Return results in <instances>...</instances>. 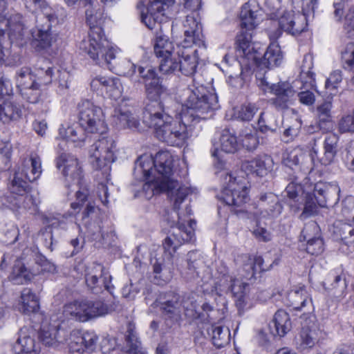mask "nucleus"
Wrapping results in <instances>:
<instances>
[{"label":"nucleus","mask_w":354,"mask_h":354,"mask_svg":"<svg viewBox=\"0 0 354 354\" xmlns=\"http://www.w3.org/2000/svg\"><path fill=\"white\" fill-rule=\"evenodd\" d=\"M187 108L180 116V121L174 120L168 106L159 104L158 109L147 104L143 113V122L155 129L156 138L170 145H180L187 137L188 129L205 120L208 114L218 107V97L212 86L192 85L180 95Z\"/></svg>","instance_id":"1"},{"label":"nucleus","mask_w":354,"mask_h":354,"mask_svg":"<svg viewBox=\"0 0 354 354\" xmlns=\"http://www.w3.org/2000/svg\"><path fill=\"white\" fill-rule=\"evenodd\" d=\"M174 159L167 151H160L154 158L142 156L135 162L133 176L139 181L147 180L142 186L145 196L149 199L154 194L166 192L175 211L191 193L186 186H181L171 178Z\"/></svg>","instance_id":"2"},{"label":"nucleus","mask_w":354,"mask_h":354,"mask_svg":"<svg viewBox=\"0 0 354 354\" xmlns=\"http://www.w3.org/2000/svg\"><path fill=\"white\" fill-rule=\"evenodd\" d=\"M239 17L242 30L236 36V56L240 58L237 63L240 71L229 75L228 82L232 86H241L243 84V79L241 77L242 66L270 69L281 65L283 59V53L277 43H271L261 57V53L252 42V34L250 31L254 28L258 20L257 10H253L250 2L242 6Z\"/></svg>","instance_id":"3"},{"label":"nucleus","mask_w":354,"mask_h":354,"mask_svg":"<svg viewBox=\"0 0 354 354\" xmlns=\"http://www.w3.org/2000/svg\"><path fill=\"white\" fill-rule=\"evenodd\" d=\"M221 176L224 177V183L227 186L224 187L218 198L226 205L232 207V211L239 218L255 221L259 216L274 217L279 215L282 211V206L275 194L272 192L261 194L259 196V210L252 211V207H243L248 200V193L245 184L241 180H237L232 174L226 172H221Z\"/></svg>","instance_id":"4"},{"label":"nucleus","mask_w":354,"mask_h":354,"mask_svg":"<svg viewBox=\"0 0 354 354\" xmlns=\"http://www.w3.org/2000/svg\"><path fill=\"white\" fill-rule=\"evenodd\" d=\"M93 0H65L68 6L76 3L83 6H89L86 10V22L90 31L88 39L83 40L80 45L82 52L87 54L97 64L112 70L115 59V50L106 39L102 25L104 23L102 14L92 6Z\"/></svg>","instance_id":"5"},{"label":"nucleus","mask_w":354,"mask_h":354,"mask_svg":"<svg viewBox=\"0 0 354 354\" xmlns=\"http://www.w3.org/2000/svg\"><path fill=\"white\" fill-rule=\"evenodd\" d=\"M12 0H0V64L11 55L12 44L21 45L28 38L27 21L19 13L4 15Z\"/></svg>","instance_id":"6"},{"label":"nucleus","mask_w":354,"mask_h":354,"mask_svg":"<svg viewBox=\"0 0 354 354\" xmlns=\"http://www.w3.org/2000/svg\"><path fill=\"white\" fill-rule=\"evenodd\" d=\"M115 308V303L108 304L101 300L82 299L66 304L63 314L66 318L84 322L111 313Z\"/></svg>","instance_id":"7"},{"label":"nucleus","mask_w":354,"mask_h":354,"mask_svg":"<svg viewBox=\"0 0 354 354\" xmlns=\"http://www.w3.org/2000/svg\"><path fill=\"white\" fill-rule=\"evenodd\" d=\"M57 167L64 177L66 187L70 189L74 187L77 200L84 202L88 197V190L81 189L83 180L82 170L77 159L71 154H62L57 160Z\"/></svg>","instance_id":"8"},{"label":"nucleus","mask_w":354,"mask_h":354,"mask_svg":"<svg viewBox=\"0 0 354 354\" xmlns=\"http://www.w3.org/2000/svg\"><path fill=\"white\" fill-rule=\"evenodd\" d=\"M78 118L80 127L87 133L103 135L108 130L102 109L89 100L78 104Z\"/></svg>","instance_id":"9"},{"label":"nucleus","mask_w":354,"mask_h":354,"mask_svg":"<svg viewBox=\"0 0 354 354\" xmlns=\"http://www.w3.org/2000/svg\"><path fill=\"white\" fill-rule=\"evenodd\" d=\"M115 143L113 138L103 136L89 149L91 164L95 169H102L115 161Z\"/></svg>","instance_id":"10"},{"label":"nucleus","mask_w":354,"mask_h":354,"mask_svg":"<svg viewBox=\"0 0 354 354\" xmlns=\"http://www.w3.org/2000/svg\"><path fill=\"white\" fill-rule=\"evenodd\" d=\"M301 328L295 339L297 347L301 350L313 348L318 342L320 330L314 315L304 313L300 317Z\"/></svg>","instance_id":"11"},{"label":"nucleus","mask_w":354,"mask_h":354,"mask_svg":"<svg viewBox=\"0 0 354 354\" xmlns=\"http://www.w3.org/2000/svg\"><path fill=\"white\" fill-rule=\"evenodd\" d=\"M44 17L46 22L31 32V44L38 52L49 48L57 39V34L52 30V24L57 21L56 16L46 12L44 13Z\"/></svg>","instance_id":"12"},{"label":"nucleus","mask_w":354,"mask_h":354,"mask_svg":"<svg viewBox=\"0 0 354 354\" xmlns=\"http://www.w3.org/2000/svg\"><path fill=\"white\" fill-rule=\"evenodd\" d=\"M195 224V222L190 220L187 225L179 221L176 226L171 225L172 232L163 242L165 251L170 255L169 259L180 245L192 241L194 236L193 225Z\"/></svg>","instance_id":"13"},{"label":"nucleus","mask_w":354,"mask_h":354,"mask_svg":"<svg viewBox=\"0 0 354 354\" xmlns=\"http://www.w3.org/2000/svg\"><path fill=\"white\" fill-rule=\"evenodd\" d=\"M87 287L95 294L105 289L110 292L111 276L100 263H92L86 266L84 274Z\"/></svg>","instance_id":"14"},{"label":"nucleus","mask_w":354,"mask_h":354,"mask_svg":"<svg viewBox=\"0 0 354 354\" xmlns=\"http://www.w3.org/2000/svg\"><path fill=\"white\" fill-rule=\"evenodd\" d=\"M181 296L173 291L161 293L153 303L167 319L178 322L181 319Z\"/></svg>","instance_id":"15"},{"label":"nucleus","mask_w":354,"mask_h":354,"mask_svg":"<svg viewBox=\"0 0 354 354\" xmlns=\"http://www.w3.org/2000/svg\"><path fill=\"white\" fill-rule=\"evenodd\" d=\"M185 38L183 44L191 46L194 44L199 48H205L202 25L198 15L192 12L187 15L183 22Z\"/></svg>","instance_id":"16"},{"label":"nucleus","mask_w":354,"mask_h":354,"mask_svg":"<svg viewBox=\"0 0 354 354\" xmlns=\"http://www.w3.org/2000/svg\"><path fill=\"white\" fill-rule=\"evenodd\" d=\"M248 286L247 283L243 282L238 279L232 278L230 282H228L219 290L221 292H230L233 295L239 315H241L252 306L249 298H247Z\"/></svg>","instance_id":"17"},{"label":"nucleus","mask_w":354,"mask_h":354,"mask_svg":"<svg viewBox=\"0 0 354 354\" xmlns=\"http://www.w3.org/2000/svg\"><path fill=\"white\" fill-rule=\"evenodd\" d=\"M307 20L305 15L289 10L285 11L280 17L278 25L281 30L288 34L298 35L305 30Z\"/></svg>","instance_id":"18"},{"label":"nucleus","mask_w":354,"mask_h":354,"mask_svg":"<svg viewBox=\"0 0 354 354\" xmlns=\"http://www.w3.org/2000/svg\"><path fill=\"white\" fill-rule=\"evenodd\" d=\"M313 193L320 207H325L328 203H336L339 200L340 188L336 183L319 181L315 184Z\"/></svg>","instance_id":"19"},{"label":"nucleus","mask_w":354,"mask_h":354,"mask_svg":"<svg viewBox=\"0 0 354 354\" xmlns=\"http://www.w3.org/2000/svg\"><path fill=\"white\" fill-rule=\"evenodd\" d=\"M90 85L94 91L105 92L115 99L121 95L122 91V83L118 77L97 75L91 80Z\"/></svg>","instance_id":"20"},{"label":"nucleus","mask_w":354,"mask_h":354,"mask_svg":"<svg viewBox=\"0 0 354 354\" xmlns=\"http://www.w3.org/2000/svg\"><path fill=\"white\" fill-rule=\"evenodd\" d=\"M185 44L178 46V71L187 76L193 75L198 65V50H192Z\"/></svg>","instance_id":"21"},{"label":"nucleus","mask_w":354,"mask_h":354,"mask_svg":"<svg viewBox=\"0 0 354 354\" xmlns=\"http://www.w3.org/2000/svg\"><path fill=\"white\" fill-rule=\"evenodd\" d=\"M272 158L267 155L245 161L241 165V169L246 174H254L257 176L264 177L270 173L273 169Z\"/></svg>","instance_id":"22"},{"label":"nucleus","mask_w":354,"mask_h":354,"mask_svg":"<svg viewBox=\"0 0 354 354\" xmlns=\"http://www.w3.org/2000/svg\"><path fill=\"white\" fill-rule=\"evenodd\" d=\"M338 140V136L335 133L327 134L324 142V151L319 155L317 149L315 148L316 139L314 138L312 140L313 142L312 151L322 165H328L334 161L337 152Z\"/></svg>","instance_id":"23"},{"label":"nucleus","mask_w":354,"mask_h":354,"mask_svg":"<svg viewBox=\"0 0 354 354\" xmlns=\"http://www.w3.org/2000/svg\"><path fill=\"white\" fill-rule=\"evenodd\" d=\"M18 171L29 182L37 180L42 172L41 160L39 156L35 152H31L27 158L23 160Z\"/></svg>","instance_id":"24"},{"label":"nucleus","mask_w":354,"mask_h":354,"mask_svg":"<svg viewBox=\"0 0 354 354\" xmlns=\"http://www.w3.org/2000/svg\"><path fill=\"white\" fill-rule=\"evenodd\" d=\"M207 270V268L200 255L196 252H189L187 254V270L185 273L187 279H201L202 281L207 282L210 278L209 273L201 276V271Z\"/></svg>","instance_id":"25"},{"label":"nucleus","mask_w":354,"mask_h":354,"mask_svg":"<svg viewBox=\"0 0 354 354\" xmlns=\"http://www.w3.org/2000/svg\"><path fill=\"white\" fill-rule=\"evenodd\" d=\"M274 98L271 100L272 104L278 110L287 109L291 104V99L295 94V91L288 82H279V85L274 86Z\"/></svg>","instance_id":"26"},{"label":"nucleus","mask_w":354,"mask_h":354,"mask_svg":"<svg viewBox=\"0 0 354 354\" xmlns=\"http://www.w3.org/2000/svg\"><path fill=\"white\" fill-rule=\"evenodd\" d=\"M269 328L274 336L279 337L285 336L292 328L289 315L285 310H277L269 324Z\"/></svg>","instance_id":"27"},{"label":"nucleus","mask_w":354,"mask_h":354,"mask_svg":"<svg viewBox=\"0 0 354 354\" xmlns=\"http://www.w3.org/2000/svg\"><path fill=\"white\" fill-rule=\"evenodd\" d=\"M15 354H39V346L36 344L35 340L30 335L21 330L19 337L14 345Z\"/></svg>","instance_id":"28"},{"label":"nucleus","mask_w":354,"mask_h":354,"mask_svg":"<svg viewBox=\"0 0 354 354\" xmlns=\"http://www.w3.org/2000/svg\"><path fill=\"white\" fill-rule=\"evenodd\" d=\"M290 306L295 310H301L304 308H312L311 299L308 297V292L304 287L296 288L291 290L287 296Z\"/></svg>","instance_id":"29"},{"label":"nucleus","mask_w":354,"mask_h":354,"mask_svg":"<svg viewBox=\"0 0 354 354\" xmlns=\"http://www.w3.org/2000/svg\"><path fill=\"white\" fill-rule=\"evenodd\" d=\"M21 115V110L18 104L10 98H6L0 104V120L8 122L16 120Z\"/></svg>","instance_id":"30"},{"label":"nucleus","mask_w":354,"mask_h":354,"mask_svg":"<svg viewBox=\"0 0 354 354\" xmlns=\"http://www.w3.org/2000/svg\"><path fill=\"white\" fill-rule=\"evenodd\" d=\"M39 337L41 342L47 346H55L64 339L59 335V327L54 325H44Z\"/></svg>","instance_id":"31"},{"label":"nucleus","mask_w":354,"mask_h":354,"mask_svg":"<svg viewBox=\"0 0 354 354\" xmlns=\"http://www.w3.org/2000/svg\"><path fill=\"white\" fill-rule=\"evenodd\" d=\"M39 299L29 288H24L21 295L20 310L26 315L35 313L39 310Z\"/></svg>","instance_id":"32"},{"label":"nucleus","mask_w":354,"mask_h":354,"mask_svg":"<svg viewBox=\"0 0 354 354\" xmlns=\"http://www.w3.org/2000/svg\"><path fill=\"white\" fill-rule=\"evenodd\" d=\"M332 101L330 99L324 101L317 105L315 109V115L317 124L321 129H328V124L331 122Z\"/></svg>","instance_id":"33"},{"label":"nucleus","mask_w":354,"mask_h":354,"mask_svg":"<svg viewBox=\"0 0 354 354\" xmlns=\"http://www.w3.org/2000/svg\"><path fill=\"white\" fill-rule=\"evenodd\" d=\"M114 122L121 129H136L139 126L138 120L129 111L115 110Z\"/></svg>","instance_id":"34"},{"label":"nucleus","mask_w":354,"mask_h":354,"mask_svg":"<svg viewBox=\"0 0 354 354\" xmlns=\"http://www.w3.org/2000/svg\"><path fill=\"white\" fill-rule=\"evenodd\" d=\"M34 275L35 273L30 269L27 268L21 261H17L13 266L9 279L14 283L23 284L30 281Z\"/></svg>","instance_id":"35"},{"label":"nucleus","mask_w":354,"mask_h":354,"mask_svg":"<svg viewBox=\"0 0 354 354\" xmlns=\"http://www.w3.org/2000/svg\"><path fill=\"white\" fill-rule=\"evenodd\" d=\"M212 343L218 348L227 345L230 339V332L228 328L212 324L209 330Z\"/></svg>","instance_id":"36"},{"label":"nucleus","mask_w":354,"mask_h":354,"mask_svg":"<svg viewBox=\"0 0 354 354\" xmlns=\"http://www.w3.org/2000/svg\"><path fill=\"white\" fill-rule=\"evenodd\" d=\"M138 72L140 77L139 82L144 84L145 88L162 83V80L156 69L151 66H140L138 67Z\"/></svg>","instance_id":"37"},{"label":"nucleus","mask_w":354,"mask_h":354,"mask_svg":"<svg viewBox=\"0 0 354 354\" xmlns=\"http://www.w3.org/2000/svg\"><path fill=\"white\" fill-rule=\"evenodd\" d=\"M84 225L86 228L88 235L90 236L93 240L102 243L106 241L108 233L104 232L101 220L85 221Z\"/></svg>","instance_id":"38"},{"label":"nucleus","mask_w":354,"mask_h":354,"mask_svg":"<svg viewBox=\"0 0 354 354\" xmlns=\"http://www.w3.org/2000/svg\"><path fill=\"white\" fill-rule=\"evenodd\" d=\"M239 140L243 147L248 151L257 149L259 143L257 133L252 127H246L241 131Z\"/></svg>","instance_id":"39"},{"label":"nucleus","mask_w":354,"mask_h":354,"mask_svg":"<svg viewBox=\"0 0 354 354\" xmlns=\"http://www.w3.org/2000/svg\"><path fill=\"white\" fill-rule=\"evenodd\" d=\"M97 336L92 333H85L83 335L77 337V344H80V348H75V343L71 345V351L82 353L84 349L93 351L97 342Z\"/></svg>","instance_id":"40"},{"label":"nucleus","mask_w":354,"mask_h":354,"mask_svg":"<svg viewBox=\"0 0 354 354\" xmlns=\"http://www.w3.org/2000/svg\"><path fill=\"white\" fill-rule=\"evenodd\" d=\"M174 50L172 42L164 35H157L154 44V53L158 57L171 55Z\"/></svg>","instance_id":"41"},{"label":"nucleus","mask_w":354,"mask_h":354,"mask_svg":"<svg viewBox=\"0 0 354 354\" xmlns=\"http://www.w3.org/2000/svg\"><path fill=\"white\" fill-rule=\"evenodd\" d=\"M220 145L222 151L226 153H234L238 147L237 138L234 133L228 129L223 130L220 138Z\"/></svg>","instance_id":"42"},{"label":"nucleus","mask_w":354,"mask_h":354,"mask_svg":"<svg viewBox=\"0 0 354 354\" xmlns=\"http://www.w3.org/2000/svg\"><path fill=\"white\" fill-rule=\"evenodd\" d=\"M181 301L183 304L181 305V312L183 310L184 314L187 317L191 319H196L201 317H205L203 313L201 315V313H198V305L196 300L194 298L189 296L181 297Z\"/></svg>","instance_id":"43"},{"label":"nucleus","mask_w":354,"mask_h":354,"mask_svg":"<svg viewBox=\"0 0 354 354\" xmlns=\"http://www.w3.org/2000/svg\"><path fill=\"white\" fill-rule=\"evenodd\" d=\"M16 82L17 87L24 88L29 86H33L37 83L34 77V73L28 68H21L16 73Z\"/></svg>","instance_id":"44"},{"label":"nucleus","mask_w":354,"mask_h":354,"mask_svg":"<svg viewBox=\"0 0 354 354\" xmlns=\"http://www.w3.org/2000/svg\"><path fill=\"white\" fill-rule=\"evenodd\" d=\"M258 111L255 104L248 103L237 106L234 109V116L242 121H250Z\"/></svg>","instance_id":"45"},{"label":"nucleus","mask_w":354,"mask_h":354,"mask_svg":"<svg viewBox=\"0 0 354 354\" xmlns=\"http://www.w3.org/2000/svg\"><path fill=\"white\" fill-rule=\"evenodd\" d=\"M145 90L147 98L152 101V102L149 104L155 106L156 109H158L159 104L164 105L162 102H158L161 96L167 91V88L162 84V83L153 85L149 88H145Z\"/></svg>","instance_id":"46"},{"label":"nucleus","mask_w":354,"mask_h":354,"mask_svg":"<svg viewBox=\"0 0 354 354\" xmlns=\"http://www.w3.org/2000/svg\"><path fill=\"white\" fill-rule=\"evenodd\" d=\"M127 340V354H147L141 347L140 342L138 340L136 333L132 329L128 330Z\"/></svg>","instance_id":"47"},{"label":"nucleus","mask_w":354,"mask_h":354,"mask_svg":"<svg viewBox=\"0 0 354 354\" xmlns=\"http://www.w3.org/2000/svg\"><path fill=\"white\" fill-rule=\"evenodd\" d=\"M23 176H21L19 171L16 172L14 179L10 186V190L12 194H16L19 196L26 193L28 187V183L22 179Z\"/></svg>","instance_id":"48"},{"label":"nucleus","mask_w":354,"mask_h":354,"mask_svg":"<svg viewBox=\"0 0 354 354\" xmlns=\"http://www.w3.org/2000/svg\"><path fill=\"white\" fill-rule=\"evenodd\" d=\"M20 93L22 97L30 103L36 104L40 100L41 89L37 84L33 86L20 88Z\"/></svg>","instance_id":"49"},{"label":"nucleus","mask_w":354,"mask_h":354,"mask_svg":"<svg viewBox=\"0 0 354 354\" xmlns=\"http://www.w3.org/2000/svg\"><path fill=\"white\" fill-rule=\"evenodd\" d=\"M53 70L50 66L46 68H37L34 73V77L36 79L37 84L39 86L46 85L51 82Z\"/></svg>","instance_id":"50"},{"label":"nucleus","mask_w":354,"mask_h":354,"mask_svg":"<svg viewBox=\"0 0 354 354\" xmlns=\"http://www.w3.org/2000/svg\"><path fill=\"white\" fill-rule=\"evenodd\" d=\"M301 127V120L296 118L292 123L288 126L283 133V140L286 142L292 141L298 136Z\"/></svg>","instance_id":"51"},{"label":"nucleus","mask_w":354,"mask_h":354,"mask_svg":"<svg viewBox=\"0 0 354 354\" xmlns=\"http://www.w3.org/2000/svg\"><path fill=\"white\" fill-rule=\"evenodd\" d=\"M162 58L159 65L160 71L162 73L169 74L176 71H178V61H177L176 57H173L171 55H167Z\"/></svg>","instance_id":"52"},{"label":"nucleus","mask_w":354,"mask_h":354,"mask_svg":"<svg viewBox=\"0 0 354 354\" xmlns=\"http://www.w3.org/2000/svg\"><path fill=\"white\" fill-rule=\"evenodd\" d=\"M342 59L351 67L353 76L350 80V84L354 86V43H348L342 52Z\"/></svg>","instance_id":"53"},{"label":"nucleus","mask_w":354,"mask_h":354,"mask_svg":"<svg viewBox=\"0 0 354 354\" xmlns=\"http://www.w3.org/2000/svg\"><path fill=\"white\" fill-rule=\"evenodd\" d=\"M320 206L317 204L314 193H307L301 216L308 217L316 214Z\"/></svg>","instance_id":"54"},{"label":"nucleus","mask_w":354,"mask_h":354,"mask_svg":"<svg viewBox=\"0 0 354 354\" xmlns=\"http://www.w3.org/2000/svg\"><path fill=\"white\" fill-rule=\"evenodd\" d=\"M301 236L307 242L320 237V229L317 223L310 221L306 223L301 232Z\"/></svg>","instance_id":"55"},{"label":"nucleus","mask_w":354,"mask_h":354,"mask_svg":"<svg viewBox=\"0 0 354 354\" xmlns=\"http://www.w3.org/2000/svg\"><path fill=\"white\" fill-rule=\"evenodd\" d=\"M216 272L218 276L215 284L216 288L219 290L221 288L225 286V284L230 282L234 277L229 274L228 268L223 263H221L220 265L218 266Z\"/></svg>","instance_id":"56"},{"label":"nucleus","mask_w":354,"mask_h":354,"mask_svg":"<svg viewBox=\"0 0 354 354\" xmlns=\"http://www.w3.org/2000/svg\"><path fill=\"white\" fill-rule=\"evenodd\" d=\"M312 65L311 59H309V62L308 63L307 57H305L304 64L301 67V71L300 75L302 81L304 82V84H308L311 86H313L315 83V73L310 71Z\"/></svg>","instance_id":"57"},{"label":"nucleus","mask_w":354,"mask_h":354,"mask_svg":"<svg viewBox=\"0 0 354 354\" xmlns=\"http://www.w3.org/2000/svg\"><path fill=\"white\" fill-rule=\"evenodd\" d=\"M169 6V4L163 3L161 0H155L150 3L147 10L151 15L158 17L162 21Z\"/></svg>","instance_id":"58"},{"label":"nucleus","mask_w":354,"mask_h":354,"mask_svg":"<svg viewBox=\"0 0 354 354\" xmlns=\"http://www.w3.org/2000/svg\"><path fill=\"white\" fill-rule=\"evenodd\" d=\"M339 236L344 245L354 246V227L350 224H344L339 229Z\"/></svg>","instance_id":"59"},{"label":"nucleus","mask_w":354,"mask_h":354,"mask_svg":"<svg viewBox=\"0 0 354 354\" xmlns=\"http://www.w3.org/2000/svg\"><path fill=\"white\" fill-rule=\"evenodd\" d=\"M11 203L17 208L30 209L35 205L34 199L32 195L24 194L19 196H14Z\"/></svg>","instance_id":"60"},{"label":"nucleus","mask_w":354,"mask_h":354,"mask_svg":"<svg viewBox=\"0 0 354 354\" xmlns=\"http://www.w3.org/2000/svg\"><path fill=\"white\" fill-rule=\"evenodd\" d=\"M338 128L342 133L354 132V111L340 119Z\"/></svg>","instance_id":"61"},{"label":"nucleus","mask_w":354,"mask_h":354,"mask_svg":"<svg viewBox=\"0 0 354 354\" xmlns=\"http://www.w3.org/2000/svg\"><path fill=\"white\" fill-rule=\"evenodd\" d=\"M25 7L31 12H37L39 10L45 11L48 9L45 0H22Z\"/></svg>","instance_id":"62"},{"label":"nucleus","mask_w":354,"mask_h":354,"mask_svg":"<svg viewBox=\"0 0 354 354\" xmlns=\"http://www.w3.org/2000/svg\"><path fill=\"white\" fill-rule=\"evenodd\" d=\"M306 251L312 255L320 254L324 251L323 240L320 237L307 242Z\"/></svg>","instance_id":"63"},{"label":"nucleus","mask_w":354,"mask_h":354,"mask_svg":"<svg viewBox=\"0 0 354 354\" xmlns=\"http://www.w3.org/2000/svg\"><path fill=\"white\" fill-rule=\"evenodd\" d=\"M250 268L252 270L251 277H254L256 273L268 270L272 267V264L269 267H265L264 261L261 257H254L252 259H250Z\"/></svg>","instance_id":"64"}]
</instances>
